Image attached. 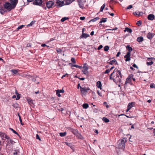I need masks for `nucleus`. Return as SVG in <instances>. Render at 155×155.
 <instances>
[{
    "instance_id": "nucleus-1",
    "label": "nucleus",
    "mask_w": 155,
    "mask_h": 155,
    "mask_svg": "<svg viewBox=\"0 0 155 155\" xmlns=\"http://www.w3.org/2000/svg\"><path fill=\"white\" fill-rule=\"evenodd\" d=\"M109 78L110 80H113L115 82H120L122 78V75L120 71L117 70L115 69L110 75Z\"/></svg>"
},
{
    "instance_id": "nucleus-2",
    "label": "nucleus",
    "mask_w": 155,
    "mask_h": 155,
    "mask_svg": "<svg viewBox=\"0 0 155 155\" xmlns=\"http://www.w3.org/2000/svg\"><path fill=\"white\" fill-rule=\"evenodd\" d=\"M9 0L10 3L6 2L4 5V8L8 12L14 9L18 2V0Z\"/></svg>"
},
{
    "instance_id": "nucleus-3",
    "label": "nucleus",
    "mask_w": 155,
    "mask_h": 155,
    "mask_svg": "<svg viewBox=\"0 0 155 155\" xmlns=\"http://www.w3.org/2000/svg\"><path fill=\"white\" fill-rule=\"evenodd\" d=\"M124 139H125L124 140V139H121L118 141V148L119 149H121L124 150L125 148V143L126 142V139L124 138Z\"/></svg>"
},
{
    "instance_id": "nucleus-4",
    "label": "nucleus",
    "mask_w": 155,
    "mask_h": 155,
    "mask_svg": "<svg viewBox=\"0 0 155 155\" xmlns=\"http://www.w3.org/2000/svg\"><path fill=\"white\" fill-rule=\"evenodd\" d=\"M89 90H90V89L89 87H81V89H80L81 94L82 95H85Z\"/></svg>"
},
{
    "instance_id": "nucleus-5",
    "label": "nucleus",
    "mask_w": 155,
    "mask_h": 155,
    "mask_svg": "<svg viewBox=\"0 0 155 155\" xmlns=\"http://www.w3.org/2000/svg\"><path fill=\"white\" fill-rule=\"evenodd\" d=\"M0 137L1 138L2 140H5L7 139L9 140L10 137L9 136L7 135L5 133L2 132H0Z\"/></svg>"
},
{
    "instance_id": "nucleus-6",
    "label": "nucleus",
    "mask_w": 155,
    "mask_h": 155,
    "mask_svg": "<svg viewBox=\"0 0 155 155\" xmlns=\"http://www.w3.org/2000/svg\"><path fill=\"white\" fill-rule=\"evenodd\" d=\"M132 77H134V75L132 74H130L128 76V77L126 79L124 85H126L127 84H131Z\"/></svg>"
},
{
    "instance_id": "nucleus-7",
    "label": "nucleus",
    "mask_w": 155,
    "mask_h": 155,
    "mask_svg": "<svg viewBox=\"0 0 155 155\" xmlns=\"http://www.w3.org/2000/svg\"><path fill=\"white\" fill-rule=\"evenodd\" d=\"M77 2L80 7L81 8H83L85 2H82L81 0H78Z\"/></svg>"
},
{
    "instance_id": "nucleus-8",
    "label": "nucleus",
    "mask_w": 155,
    "mask_h": 155,
    "mask_svg": "<svg viewBox=\"0 0 155 155\" xmlns=\"http://www.w3.org/2000/svg\"><path fill=\"white\" fill-rule=\"evenodd\" d=\"M67 128L68 130L72 132V133L74 135H76L77 134L78 131L70 127H67Z\"/></svg>"
},
{
    "instance_id": "nucleus-9",
    "label": "nucleus",
    "mask_w": 155,
    "mask_h": 155,
    "mask_svg": "<svg viewBox=\"0 0 155 155\" xmlns=\"http://www.w3.org/2000/svg\"><path fill=\"white\" fill-rule=\"evenodd\" d=\"M54 4V2L52 1H48L46 3L47 7L48 8H49L51 7Z\"/></svg>"
},
{
    "instance_id": "nucleus-10",
    "label": "nucleus",
    "mask_w": 155,
    "mask_h": 155,
    "mask_svg": "<svg viewBox=\"0 0 155 155\" xmlns=\"http://www.w3.org/2000/svg\"><path fill=\"white\" fill-rule=\"evenodd\" d=\"M75 0H64L63 2V5H68Z\"/></svg>"
},
{
    "instance_id": "nucleus-11",
    "label": "nucleus",
    "mask_w": 155,
    "mask_h": 155,
    "mask_svg": "<svg viewBox=\"0 0 155 155\" xmlns=\"http://www.w3.org/2000/svg\"><path fill=\"white\" fill-rule=\"evenodd\" d=\"M71 67H74L76 68H87L88 66L87 65V64L86 63H85L84 64V66L83 67H82V66H78L76 65H73L71 64Z\"/></svg>"
},
{
    "instance_id": "nucleus-12",
    "label": "nucleus",
    "mask_w": 155,
    "mask_h": 155,
    "mask_svg": "<svg viewBox=\"0 0 155 155\" xmlns=\"http://www.w3.org/2000/svg\"><path fill=\"white\" fill-rule=\"evenodd\" d=\"M130 52H127L126 55H125L124 58H126L125 61H130Z\"/></svg>"
},
{
    "instance_id": "nucleus-13",
    "label": "nucleus",
    "mask_w": 155,
    "mask_h": 155,
    "mask_svg": "<svg viewBox=\"0 0 155 155\" xmlns=\"http://www.w3.org/2000/svg\"><path fill=\"white\" fill-rule=\"evenodd\" d=\"M64 0H57V3L60 7L63 5V2Z\"/></svg>"
},
{
    "instance_id": "nucleus-14",
    "label": "nucleus",
    "mask_w": 155,
    "mask_h": 155,
    "mask_svg": "<svg viewBox=\"0 0 155 155\" xmlns=\"http://www.w3.org/2000/svg\"><path fill=\"white\" fill-rule=\"evenodd\" d=\"M42 0H35L34 2L35 5H40L42 3Z\"/></svg>"
},
{
    "instance_id": "nucleus-15",
    "label": "nucleus",
    "mask_w": 155,
    "mask_h": 155,
    "mask_svg": "<svg viewBox=\"0 0 155 155\" xmlns=\"http://www.w3.org/2000/svg\"><path fill=\"white\" fill-rule=\"evenodd\" d=\"M155 18V16L153 14L149 15L147 17V19L150 20H153Z\"/></svg>"
},
{
    "instance_id": "nucleus-16",
    "label": "nucleus",
    "mask_w": 155,
    "mask_h": 155,
    "mask_svg": "<svg viewBox=\"0 0 155 155\" xmlns=\"http://www.w3.org/2000/svg\"><path fill=\"white\" fill-rule=\"evenodd\" d=\"M96 86L98 88H100L101 90L102 89V84L100 81H98L97 82Z\"/></svg>"
},
{
    "instance_id": "nucleus-17",
    "label": "nucleus",
    "mask_w": 155,
    "mask_h": 155,
    "mask_svg": "<svg viewBox=\"0 0 155 155\" xmlns=\"http://www.w3.org/2000/svg\"><path fill=\"white\" fill-rule=\"evenodd\" d=\"M110 64L111 65L114 64L117 65V63L116 60L115 59H114L110 61Z\"/></svg>"
},
{
    "instance_id": "nucleus-18",
    "label": "nucleus",
    "mask_w": 155,
    "mask_h": 155,
    "mask_svg": "<svg viewBox=\"0 0 155 155\" xmlns=\"http://www.w3.org/2000/svg\"><path fill=\"white\" fill-rule=\"evenodd\" d=\"M135 104V103L134 102H132L131 103H130L128 104L127 105V107L131 109L134 106V105Z\"/></svg>"
},
{
    "instance_id": "nucleus-19",
    "label": "nucleus",
    "mask_w": 155,
    "mask_h": 155,
    "mask_svg": "<svg viewBox=\"0 0 155 155\" xmlns=\"http://www.w3.org/2000/svg\"><path fill=\"white\" fill-rule=\"evenodd\" d=\"M29 104L31 105V106L34 105L33 101L31 98H28L27 100Z\"/></svg>"
},
{
    "instance_id": "nucleus-20",
    "label": "nucleus",
    "mask_w": 155,
    "mask_h": 155,
    "mask_svg": "<svg viewBox=\"0 0 155 155\" xmlns=\"http://www.w3.org/2000/svg\"><path fill=\"white\" fill-rule=\"evenodd\" d=\"M88 68H84V69L82 70V72L83 73L85 74H89V72L88 71Z\"/></svg>"
},
{
    "instance_id": "nucleus-21",
    "label": "nucleus",
    "mask_w": 155,
    "mask_h": 155,
    "mask_svg": "<svg viewBox=\"0 0 155 155\" xmlns=\"http://www.w3.org/2000/svg\"><path fill=\"white\" fill-rule=\"evenodd\" d=\"M19 70L18 69H13L11 70V71L12 72L13 74H17L19 72Z\"/></svg>"
},
{
    "instance_id": "nucleus-22",
    "label": "nucleus",
    "mask_w": 155,
    "mask_h": 155,
    "mask_svg": "<svg viewBox=\"0 0 155 155\" xmlns=\"http://www.w3.org/2000/svg\"><path fill=\"white\" fill-rule=\"evenodd\" d=\"M153 35L151 33L149 32L147 35V37L149 39H151L153 37Z\"/></svg>"
},
{
    "instance_id": "nucleus-23",
    "label": "nucleus",
    "mask_w": 155,
    "mask_h": 155,
    "mask_svg": "<svg viewBox=\"0 0 155 155\" xmlns=\"http://www.w3.org/2000/svg\"><path fill=\"white\" fill-rule=\"evenodd\" d=\"M126 48L129 51L127 52H130H130L132 51V48L131 47H130L129 45H127V46Z\"/></svg>"
},
{
    "instance_id": "nucleus-24",
    "label": "nucleus",
    "mask_w": 155,
    "mask_h": 155,
    "mask_svg": "<svg viewBox=\"0 0 155 155\" xmlns=\"http://www.w3.org/2000/svg\"><path fill=\"white\" fill-rule=\"evenodd\" d=\"M124 31V32L127 31L128 32H129L130 33H131L132 31V30L131 29L127 27L125 28Z\"/></svg>"
},
{
    "instance_id": "nucleus-25",
    "label": "nucleus",
    "mask_w": 155,
    "mask_h": 155,
    "mask_svg": "<svg viewBox=\"0 0 155 155\" xmlns=\"http://www.w3.org/2000/svg\"><path fill=\"white\" fill-rule=\"evenodd\" d=\"M102 120L105 123L109 122L110 121V120L109 119L104 117L102 118Z\"/></svg>"
},
{
    "instance_id": "nucleus-26",
    "label": "nucleus",
    "mask_w": 155,
    "mask_h": 155,
    "mask_svg": "<svg viewBox=\"0 0 155 155\" xmlns=\"http://www.w3.org/2000/svg\"><path fill=\"white\" fill-rule=\"evenodd\" d=\"M9 130H11V131H12L15 134H17L18 135V136L20 137V135L18 134L16 132L15 130L13 129L10 128Z\"/></svg>"
},
{
    "instance_id": "nucleus-27",
    "label": "nucleus",
    "mask_w": 155,
    "mask_h": 155,
    "mask_svg": "<svg viewBox=\"0 0 155 155\" xmlns=\"http://www.w3.org/2000/svg\"><path fill=\"white\" fill-rule=\"evenodd\" d=\"M18 117H19V121L20 122V123L22 125H24V124L23 123H22V119H21V117L19 114V113H18Z\"/></svg>"
},
{
    "instance_id": "nucleus-28",
    "label": "nucleus",
    "mask_w": 155,
    "mask_h": 155,
    "mask_svg": "<svg viewBox=\"0 0 155 155\" xmlns=\"http://www.w3.org/2000/svg\"><path fill=\"white\" fill-rule=\"evenodd\" d=\"M64 143L68 146L70 147L71 148H73V146L71 143H69L67 142H65Z\"/></svg>"
},
{
    "instance_id": "nucleus-29",
    "label": "nucleus",
    "mask_w": 155,
    "mask_h": 155,
    "mask_svg": "<svg viewBox=\"0 0 155 155\" xmlns=\"http://www.w3.org/2000/svg\"><path fill=\"white\" fill-rule=\"evenodd\" d=\"M143 40V38L142 37H138L137 38V41L140 42L142 41Z\"/></svg>"
},
{
    "instance_id": "nucleus-30",
    "label": "nucleus",
    "mask_w": 155,
    "mask_h": 155,
    "mask_svg": "<svg viewBox=\"0 0 155 155\" xmlns=\"http://www.w3.org/2000/svg\"><path fill=\"white\" fill-rule=\"evenodd\" d=\"M15 94L17 95V97L16 98V100H19L20 98V94L18 93V92H17V91L16 90V91H15Z\"/></svg>"
},
{
    "instance_id": "nucleus-31",
    "label": "nucleus",
    "mask_w": 155,
    "mask_h": 155,
    "mask_svg": "<svg viewBox=\"0 0 155 155\" xmlns=\"http://www.w3.org/2000/svg\"><path fill=\"white\" fill-rule=\"evenodd\" d=\"M83 107L84 109H87L89 107V105L85 103L83 104Z\"/></svg>"
},
{
    "instance_id": "nucleus-32",
    "label": "nucleus",
    "mask_w": 155,
    "mask_h": 155,
    "mask_svg": "<svg viewBox=\"0 0 155 155\" xmlns=\"http://www.w3.org/2000/svg\"><path fill=\"white\" fill-rule=\"evenodd\" d=\"M59 134L60 136L61 137H64L67 134V132H65L63 133H59Z\"/></svg>"
},
{
    "instance_id": "nucleus-33",
    "label": "nucleus",
    "mask_w": 155,
    "mask_h": 155,
    "mask_svg": "<svg viewBox=\"0 0 155 155\" xmlns=\"http://www.w3.org/2000/svg\"><path fill=\"white\" fill-rule=\"evenodd\" d=\"M89 35L85 33H83L81 35L82 38H86L89 37Z\"/></svg>"
},
{
    "instance_id": "nucleus-34",
    "label": "nucleus",
    "mask_w": 155,
    "mask_h": 155,
    "mask_svg": "<svg viewBox=\"0 0 155 155\" xmlns=\"http://www.w3.org/2000/svg\"><path fill=\"white\" fill-rule=\"evenodd\" d=\"M109 49V47L108 46H106L104 48V50L105 51H107Z\"/></svg>"
},
{
    "instance_id": "nucleus-35",
    "label": "nucleus",
    "mask_w": 155,
    "mask_h": 155,
    "mask_svg": "<svg viewBox=\"0 0 155 155\" xmlns=\"http://www.w3.org/2000/svg\"><path fill=\"white\" fill-rule=\"evenodd\" d=\"M107 18H102V19H101V21H100V22H99V23H102V22H105L106 21V19H107Z\"/></svg>"
},
{
    "instance_id": "nucleus-36",
    "label": "nucleus",
    "mask_w": 155,
    "mask_h": 155,
    "mask_svg": "<svg viewBox=\"0 0 155 155\" xmlns=\"http://www.w3.org/2000/svg\"><path fill=\"white\" fill-rule=\"evenodd\" d=\"M99 19V18L98 17H97L94 18H93V19L91 20L90 22L91 21H92L93 22H94L96 21L97 20H98Z\"/></svg>"
},
{
    "instance_id": "nucleus-37",
    "label": "nucleus",
    "mask_w": 155,
    "mask_h": 155,
    "mask_svg": "<svg viewBox=\"0 0 155 155\" xmlns=\"http://www.w3.org/2000/svg\"><path fill=\"white\" fill-rule=\"evenodd\" d=\"M105 6V4H104L101 7L100 10V12H102L103 9H104Z\"/></svg>"
},
{
    "instance_id": "nucleus-38",
    "label": "nucleus",
    "mask_w": 155,
    "mask_h": 155,
    "mask_svg": "<svg viewBox=\"0 0 155 155\" xmlns=\"http://www.w3.org/2000/svg\"><path fill=\"white\" fill-rule=\"evenodd\" d=\"M56 91V94L58 96V97H60L61 96V95L60 94V92H59V90H58Z\"/></svg>"
},
{
    "instance_id": "nucleus-39",
    "label": "nucleus",
    "mask_w": 155,
    "mask_h": 155,
    "mask_svg": "<svg viewBox=\"0 0 155 155\" xmlns=\"http://www.w3.org/2000/svg\"><path fill=\"white\" fill-rule=\"evenodd\" d=\"M113 68H110V69H108L107 70H106L105 72H104V74H107L108 73H109L110 71L112 70Z\"/></svg>"
},
{
    "instance_id": "nucleus-40",
    "label": "nucleus",
    "mask_w": 155,
    "mask_h": 155,
    "mask_svg": "<svg viewBox=\"0 0 155 155\" xmlns=\"http://www.w3.org/2000/svg\"><path fill=\"white\" fill-rule=\"evenodd\" d=\"M68 18L67 17H64V18H63L61 21L62 22H64V21H65V20H66L67 19H68Z\"/></svg>"
},
{
    "instance_id": "nucleus-41",
    "label": "nucleus",
    "mask_w": 155,
    "mask_h": 155,
    "mask_svg": "<svg viewBox=\"0 0 155 155\" xmlns=\"http://www.w3.org/2000/svg\"><path fill=\"white\" fill-rule=\"evenodd\" d=\"M150 87L151 88H155V85L153 83H152L150 84Z\"/></svg>"
},
{
    "instance_id": "nucleus-42",
    "label": "nucleus",
    "mask_w": 155,
    "mask_h": 155,
    "mask_svg": "<svg viewBox=\"0 0 155 155\" xmlns=\"http://www.w3.org/2000/svg\"><path fill=\"white\" fill-rule=\"evenodd\" d=\"M56 51L57 52L59 53H61L62 52V50L60 48L57 49Z\"/></svg>"
},
{
    "instance_id": "nucleus-43",
    "label": "nucleus",
    "mask_w": 155,
    "mask_h": 155,
    "mask_svg": "<svg viewBox=\"0 0 155 155\" xmlns=\"http://www.w3.org/2000/svg\"><path fill=\"white\" fill-rule=\"evenodd\" d=\"M0 12L2 14H3L5 13V11L3 9H1Z\"/></svg>"
},
{
    "instance_id": "nucleus-44",
    "label": "nucleus",
    "mask_w": 155,
    "mask_h": 155,
    "mask_svg": "<svg viewBox=\"0 0 155 155\" xmlns=\"http://www.w3.org/2000/svg\"><path fill=\"white\" fill-rule=\"evenodd\" d=\"M137 25L138 26L140 25L141 24V21H137L136 23Z\"/></svg>"
},
{
    "instance_id": "nucleus-45",
    "label": "nucleus",
    "mask_w": 155,
    "mask_h": 155,
    "mask_svg": "<svg viewBox=\"0 0 155 155\" xmlns=\"http://www.w3.org/2000/svg\"><path fill=\"white\" fill-rule=\"evenodd\" d=\"M133 8V6L132 5H130L128 6L127 8V9H129Z\"/></svg>"
},
{
    "instance_id": "nucleus-46",
    "label": "nucleus",
    "mask_w": 155,
    "mask_h": 155,
    "mask_svg": "<svg viewBox=\"0 0 155 155\" xmlns=\"http://www.w3.org/2000/svg\"><path fill=\"white\" fill-rule=\"evenodd\" d=\"M36 138L37 139L39 140L40 141H41V139L39 135L38 134H37L36 135Z\"/></svg>"
},
{
    "instance_id": "nucleus-47",
    "label": "nucleus",
    "mask_w": 155,
    "mask_h": 155,
    "mask_svg": "<svg viewBox=\"0 0 155 155\" xmlns=\"http://www.w3.org/2000/svg\"><path fill=\"white\" fill-rule=\"evenodd\" d=\"M153 62L152 61H151V62H147V65H152V64H153Z\"/></svg>"
},
{
    "instance_id": "nucleus-48",
    "label": "nucleus",
    "mask_w": 155,
    "mask_h": 155,
    "mask_svg": "<svg viewBox=\"0 0 155 155\" xmlns=\"http://www.w3.org/2000/svg\"><path fill=\"white\" fill-rule=\"evenodd\" d=\"M9 140V141L8 142V143H9L10 142V143L12 144L14 142L13 140H12L10 139Z\"/></svg>"
},
{
    "instance_id": "nucleus-49",
    "label": "nucleus",
    "mask_w": 155,
    "mask_h": 155,
    "mask_svg": "<svg viewBox=\"0 0 155 155\" xmlns=\"http://www.w3.org/2000/svg\"><path fill=\"white\" fill-rule=\"evenodd\" d=\"M66 76L68 77V74L67 73L66 74H65L63 75L62 77H61V78L63 79V78L64 77H65Z\"/></svg>"
},
{
    "instance_id": "nucleus-50",
    "label": "nucleus",
    "mask_w": 155,
    "mask_h": 155,
    "mask_svg": "<svg viewBox=\"0 0 155 155\" xmlns=\"http://www.w3.org/2000/svg\"><path fill=\"white\" fill-rule=\"evenodd\" d=\"M24 26V25H21L19 26L18 28H17V29L18 30H19V29H21L23 27V26Z\"/></svg>"
},
{
    "instance_id": "nucleus-51",
    "label": "nucleus",
    "mask_w": 155,
    "mask_h": 155,
    "mask_svg": "<svg viewBox=\"0 0 155 155\" xmlns=\"http://www.w3.org/2000/svg\"><path fill=\"white\" fill-rule=\"evenodd\" d=\"M138 16H142L143 14V13L142 12H138Z\"/></svg>"
},
{
    "instance_id": "nucleus-52",
    "label": "nucleus",
    "mask_w": 155,
    "mask_h": 155,
    "mask_svg": "<svg viewBox=\"0 0 155 155\" xmlns=\"http://www.w3.org/2000/svg\"><path fill=\"white\" fill-rule=\"evenodd\" d=\"M71 61L73 63H75V60L74 58H71Z\"/></svg>"
},
{
    "instance_id": "nucleus-53",
    "label": "nucleus",
    "mask_w": 155,
    "mask_h": 155,
    "mask_svg": "<svg viewBox=\"0 0 155 155\" xmlns=\"http://www.w3.org/2000/svg\"><path fill=\"white\" fill-rule=\"evenodd\" d=\"M18 152L16 150H15L14 152L13 153V154L14 155H17Z\"/></svg>"
},
{
    "instance_id": "nucleus-54",
    "label": "nucleus",
    "mask_w": 155,
    "mask_h": 155,
    "mask_svg": "<svg viewBox=\"0 0 155 155\" xmlns=\"http://www.w3.org/2000/svg\"><path fill=\"white\" fill-rule=\"evenodd\" d=\"M97 93L99 96L101 97H102L101 93H100L99 91H97Z\"/></svg>"
},
{
    "instance_id": "nucleus-55",
    "label": "nucleus",
    "mask_w": 155,
    "mask_h": 155,
    "mask_svg": "<svg viewBox=\"0 0 155 155\" xmlns=\"http://www.w3.org/2000/svg\"><path fill=\"white\" fill-rule=\"evenodd\" d=\"M81 87H82L81 86L80 83L78 84L77 86V88L79 89V88L81 89Z\"/></svg>"
},
{
    "instance_id": "nucleus-56",
    "label": "nucleus",
    "mask_w": 155,
    "mask_h": 155,
    "mask_svg": "<svg viewBox=\"0 0 155 155\" xmlns=\"http://www.w3.org/2000/svg\"><path fill=\"white\" fill-rule=\"evenodd\" d=\"M154 59V58H147V60L148 61H150V60H153Z\"/></svg>"
},
{
    "instance_id": "nucleus-57",
    "label": "nucleus",
    "mask_w": 155,
    "mask_h": 155,
    "mask_svg": "<svg viewBox=\"0 0 155 155\" xmlns=\"http://www.w3.org/2000/svg\"><path fill=\"white\" fill-rule=\"evenodd\" d=\"M103 48V46L102 45H100L98 47V49L100 50L101 48Z\"/></svg>"
},
{
    "instance_id": "nucleus-58",
    "label": "nucleus",
    "mask_w": 155,
    "mask_h": 155,
    "mask_svg": "<svg viewBox=\"0 0 155 155\" xmlns=\"http://www.w3.org/2000/svg\"><path fill=\"white\" fill-rule=\"evenodd\" d=\"M85 18L84 17H80V19L81 20H84L85 19Z\"/></svg>"
},
{
    "instance_id": "nucleus-59",
    "label": "nucleus",
    "mask_w": 155,
    "mask_h": 155,
    "mask_svg": "<svg viewBox=\"0 0 155 155\" xmlns=\"http://www.w3.org/2000/svg\"><path fill=\"white\" fill-rule=\"evenodd\" d=\"M59 92L60 93H63L64 92V90L63 89L59 90Z\"/></svg>"
},
{
    "instance_id": "nucleus-60",
    "label": "nucleus",
    "mask_w": 155,
    "mask_h": 155,
    "mask_svg": "<svg viewBox=\"0 0 155 155\" xmlns=\"http://www.w3.org/2000/svg\"><path fill=\"white\" fill-rule=\"evenodd\" d=\"M17 104H14L12 106L15 108H16L17 107Z\"/></svg>"
},
{
    "instance_id": "nucleus-61",
    "label": "nucleus",
    "mask_w": 155,
    "mask_h": 155,
    "mask_svg": "<svg viewBox=\"0 0 155 155\" xmlns=\"http://www.w3.org/2000/svg\"><path fill=\"white\" fill-rule=\"evenodd\" d=\"M27 46L28 47H30L31 46V43H28L27 44Z\"/></svg>"
},
{
    "instance_id": "nucleus-62",
    "label": "nucleus",
    "mask_w": 155,
    "mask_h": 155,
    "mask_svg": "<svg viewBox=\"0 0 155 155\" xmlns=\"http://www.w3.org/2000/svg\"><path fill=\"white\" fill-rule=\"evenodd\" d=\"M120 54V52H118L117 55H116V56L117 57H118L119 56V55Z\"/></svg>"
},
{
    "instance_id": "nucleus-63",
    "label": "nucleus",
    "mask_w": 155,
    "mask_h": 155,
    "mask_svg": "<svg viewBox=\"0 0 155 155\" xmlns=\"http://www.w3.org/2000/svg\"><path fill=\"white\" fill-rule=\"evenodd\" d=\"M34 22L33 21H32L30 24L28 25V26H31L33 24H34Z\"/></svg>"
},
{
    "instance_id": "nucleus-64",
    "label": "nucleus",
    "mask_w": 155,
    "mask_h": 155,
    "mask_svg": "<svg viewBox=\"0 0 155 155\" xmlns=\"http://www.w3.org/2000/svg\"><path fill=\"white\" fill-rule=\"evenodd\" d=\"M133 14H134V15H138V12H134Z\"/></svg>"
}]
</instances>
